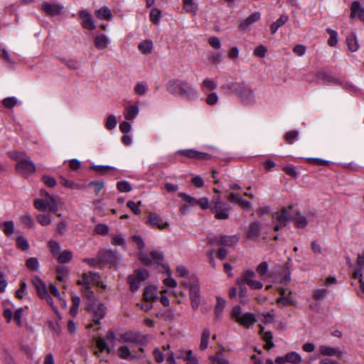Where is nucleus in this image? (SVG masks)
<instances>
[{
  "instance_id": "nucleus-1",
  "label": "nucleus",
  "mask_w": 364,
  "mask_h": 364,
  "mask_svg": "<svg viewBox=\"0 0 364 364\" xmlns=\"http://www.w3.org/2000/svg\"><path fill=\"white\" fill-rule=\"evenodd\" d=\"M42 198H37L34 200L33 205L39 211H45L47 209L51 213H56L58 210L60 199L50 195L46 191L41 190Z\"/></svg>"
},
{
  "instance_id": "nucleus-2",
  "label": "nucleus",
  "mask_w": 364,
  "mask_h": 364,
  "mask_svg": "<svg viewBox=\"0 0 364 364\" xmlns=\"http://www.w3.org/2000/svg\"><path fill=\"white\" fill-rule=\"evenodd\" d=\"M231 316L236 322L247 328H252L257 321L254 314L250 312L243 314L241 307L238 305L232 308Z\"/></svg>"
},
{
  "instance_id": "nucleus-3",
  "label": "nucleus",
  "mask_w": 364,
  "mask_h": 364,
  "mask_svg": "<svg viewBox=\"0 0 364 364\" xmlns=\"http://www.w3.org/2000/svg\"><path fill=\"white\" fill-rule=\"evenodd\" d=\"M86 309L93 314V320L97 323H100V321L103 318L106 314V307L99 301L93 304H87Z\"/></svg>"
},
{
  "instance_id": "nucleus-4",
  "label": "nucleus",
  "mask_w": 364,
  "mask_h": 364,
  "mask_svg": "<svg viewBox=\"0 0 364 364\" xmlns=\"http://www.w3.org/2000/svg\"><path fill=\"white\" fill-rule=\"evenodd\" d=\"M16 169L22 175L28 176L35 173L36 166L31 159L26 156L18 161Z\"/></svg>"
},
{
  "instance_id": "nucleus-5",
  "label": "nucleus",
  "mask_w": 364,
  "mask_h": 364,
  "mask_svg": "<svg viewBox=\"0 0 364 364\" xmlns=\"http://www.w3.org/2000/svg\"><path fill=\"white\" fill-rule=\"evenodd\" d=\"M272 218L273 220L277 222L274 228L276 231H278L279 229L287 225L288 221L291 218V213L288 210L284 208L274 213Z\"/></svg>"
},
{
  "instance_id": "nucleus-6",
  "label": "nucleus",
  "mask_w": 364,
  "mask_h": 364,
  "mask_svg": "<svg viewBox=\"0 0 364 364\" xmlns=\"http://www.w3.org/2000/svg\"><path fill=\"white\" fill-rule=\"evenodd\" d=\"M77 284L82 287H90V284H96L105 289L106 287L100 281V275L95 272H87L82 274V279L77 281Z\"/></svg>"
},
{
  "instance_id": "nucleus-7",
  "label": "nucleus",
  "mask_w": 364,
  "mask_h": 364,
  "mask_svg": "<svg viewBox=\"0 0 364 364\" xmlns=\"http://www.w3.org/2000/svg\"><path fill=\"white\" fill-rule=\"evenodd\" d=\"M190 299L191 301V306L193 309H198L200 304V288L198 280H193L189 284Z\"/></svg>"
},
{
  "instance_id": "nucleus-8",
  "label": "nucleus",
  "mask_w": 364,
  "mask_h": 364,
  "mask_svg": "<svg viewBox=\"0 0 364 364\" xmlns=\"http://www.w3.org/2000/svg\"><path fill=\"white\" fill-rule=\"evenodd\" d=\"M179 96L189 100H193L198 97V91L196 87L188 82L181 80Z\"/></svg>"
},
{
  "instance_id": "nucleus-9",
  "label": "nucleus",
  "mask_w": 364,
  "mask_h": 364,
  "mask_svg": "<svg viewBox=\"0 0 364 364\" xmlns=\"http://www.w3.org/2000/svg\"><path fill=\"white\" fill-rule=\"evenodd\" d=\"M146 224L152 228L164 230L169 227L168 221H164L162 218L155 213H149Z\"/></svg>"
},
{
  "instance_id": "nucleus-10",
  "label": "nucleus",
  "mask_w": 364,
  "mask_h": 364,
  "mask_svg": "<svg viewBox=\"0 0 364 364\" xmlns=\"http://www.w3.org/2000/svg\"><path fill=\"white\" fill-rule=\"evenodd\" d=\"M139 257L143 264L146 265H151L154 262H160L163 261L164 254L161 251L153 250L150 252V257L143 252H140L139 254Z\"/></svg>"
},
{
  "instance_id": "nucleus-11",
  "label": "nucleus",
  "mask_w": 364,
  "mask_h": 364,
  "mask_svg": "<svg viewBox=\"0 0 364 364\" xmlns=\"http://www.w3.org/2000/svg\"><path fill=\"white\" fill-rule=\"evenodd\" d=\"M63 9V6L59 3L44 2L41 6V9L48 16H57Z\"/></svg>"
},
{
  "instance_id": "nucleus-12",
  "label": "nucleus",
  "mask_w": 364,
  "mask_h": 364,
  "mask_svg": "<svg viewBox=\"0 0 364 364\" xmlns=\"http://www.w3.org/2000/svg\"><path fill=\"white\" fill-rule=\"evenodd\" d=\"M179 154L193 159L198 160H208L210 159V155L205 153L200 152L194 149H183L178 151Z\"/></svg>"
},
{
  "instance_id": "nucleus-13",
  "label": "nucleus",
  "mask_w": 364,
  "mask_h": 364,
  "mask_svg": "<svg viewBox=\"0 0 364 364\" xmlns=\"http://www.w3.org/2000/svg\"><path fill=\"white\" fill-rule=\"evenodd\" d=\"M318 350L320 353L324 356H334L339 359H341L343 356V352L339 348L323 345L319 347Z\"/></svg>"
},
{
  "instance_id": "nucleus-14",
  "label": "nucleus",
  "mask_w": 364,
  "mask_h": 364,
  "mask_svg": "<svg viewBox=\"0 0 364 364\" xmlns=\"http://www.w3.org/2000/svg\"><path fill=\"white\" fill-rule=\"evenodd\" d=\"M255 274L253 271H247L242 275V280L253 289H262L263 284L259 281L255 280Z\"/></svg>"
},
{
  "instance_id": "nucleus-15",
  "label": "nucleus",
  "mask_w": 364,
  "mask_h": 364,
  "mask_svg": "<svg viewBox=\"0 0 364 364\" xmlns=\"http://www.w3.org/2000/svg\"><path fill=\"white\" fill-rule=\"evenodd\" d=\"M244 85L237 82H230L221 85L220 89L227 95H237L238 96Z\"/></svg>"
},
{
  "instance_id": "nucleus-16",
  "label": "nucleus",
  "mask_w": 364,
  "mask_h": 364,
  "mask_svg": "<svg viewBox=\"0 0 364 364\" xmlns=\"http://www.w3.org/2000/svg\"><path fill=\"white\" fill-rule=\"evenodd\" d=\"M80 18L82 21V26L88 30L95 29V25L92 20L91 14L85 11L82 10L79 13Z\"/></svg>"
},
{
  "instance_id": "nucleus-17",
  "label": "nucleus",
  "mask_w": 364,
  "mask_h": 364,
  "mask_svg": "<svg viewBox=\"0 0 364 364\" xmlns=\"http://www.w3.org/2000/svg\"><path fill=\"white\" fill-rule=\"evenodd\" d=\"M238 96L241 101L245 105H250L255 102L253 90L250 87L243 86Z\"/></svg>"
},
{
  "instance_id": "nucleus-18",
  "label": "nucleus",
  "mask_w": 364,
  "mask_h": 364,
  "mask_svg": "<svg viewBox=\"0 0 364 364\" xmlns=\"http://www.w3.org/2000/svg\"><path fill=\"white\" fill-rule=\"evenodd\" d=\"M281 297L277 299V303L280 307H284L294 304V300L291 296V292L287 289H280Z\"/></svg>"
},
{
  "instance_id": "nucleus-19",
  "label": "nucleus",
  "mask_w": 364,
  "mask_h": 364,
  "mask_svg": "<svg viewBox=\"0 0 364 364\" xmlns=\"http://www.w3.org/2000/svg\"><path fill=\"white\" fill-rule=\"evenodd\" d=\"M117 355L119 358L127 360L143 358V357L139 355L132 354L129 348L127 346H122L119 347L117 350Z\"/></svg>"
},
{
  "instance_id": "nucleus-20",
  "label": "nucleus",
  "mask_w": 364,
  "mask_h": 364,
  "mask_svg": "<svg viewBox=\"0 0 364 364\" xmlns=\"http://www.w3.org/2000/svg\"><path fill=\"white\" fill-rule=\"evenodd\" d=\"M230 208L225 204L220 206L211 207V210L218 220H227L229 218Z\"/></svg>"
},
{
  "instance_id": "nucleus-21",
  "label": "nucleus",
  "mask_w": 364,
  "mask_h": 364,
  "mask_svg": "<svg viewBox=\"0 0 364 364\" xmlns=\"http://www.w3.org/2000/svg\"><path fill=\"white\" fill-rule=\"evenodd\" d=\"M31 282L33 285L35 287L37 294L40 298L43 296V295L48 292L46 283L43 281H42L40 277H33Z\"/></svg>"
},
{
  "instance_id": "nucleus-22",
  "label": "nucleus",
  "mask_w": 364,
  "mask_h": 364,
  "mask_svg": "<svg viewBox=\"0 0 364 364\" xmlns=\"http://www.w3.org/2000/svg\"><path fill=\"white\" fill-rule=\"evenodd\" d=\"M260 18L261 14L259 12H255L240 23V28L242 30L248 29L254 23L258 21Z\"/></svg>"
},
{
  "instance_id": "nucleus-23",
  "label": "nucleus",
  "mask_w": 364,
  "mask_h": 364,
  "mask_svg": "<svg viewBox=\"0 0 364 364\" xmlns=\"http://www.w3.org/2000/svg\"><path fill=\"white\" fill-rule=\"evenodd\" d=\"M259 333L262 336V338L264 341L266 342V344L264 346V348L267 350H269L270 348H273L274 344L272 341V334L270 331H264V327L259 325Z\"/></svg>"
},
{
  "instance_id": "nucleus-24",
  "label": "nucleus",
  "mask_w": 364,
  "mask_h": 364,
  "mask_svg": "<svg viewBox=\"0 0 364 364\" xmlns=\"http://www.w3.org/2000/svg\"><path fill=\"white\" fill-rule=\"evenodd\" d=\"M261 230L262 226L260 223L257 222L252 223L248 228L247 236L250 239H256L259 237Z\"/></svg>"
},
{
  "instance_id": "nucleus-25",
  "label": "nucleus",
  "mask_w": 364,
  "mask_h": 364,
  "mask_svg": "<svg viewBox=\"0 0 364 364\" xmlns=\"http://www.w3.org/2000/svg\"><path fill=\"white\" fill-rule=\"evenodd\" d=\"M351 14L350 17L354 18L356 16L359 17V18L364 21V9L361 7L360 3L357 1H353L351 4Z\"/></svg>"
},
{
  "instance_id": "nucleus-26",
  "label": "nucleus",
  "mask_w": 364,
  "mask_h": 364,
  "mask_svg": "<svg viewBox=\"0 0 364 364\" xmlns=\"http://www.w3.org/2000/svg\"><path fill=\"white\" fill-rule=\"evenodd\" d=\"M158 298L157 290L154 287H147L144 291L143 299L144 301L153 302Z\"/></svg>"
},
{
  "instance_id": "nucleus-27",
  "label": "nucleus",
  "mask_w": 364,
  "mask_h": 364,
  "mask_svg": "<svg viewBox=\"0 0 364 364\" xmlns=\"http://www.w3.org/2000/svg\"><path fill=\"white\" fill-rule=\"evenodd\" d=\"M346 43L348 49L351 52L357 51L360 47L358 39L353 33H350L347 36Z\"/></svg>"
},
{
  "instance_id": "nucleus-28",
  "label": "nucleus",
  "mask_w": 364,
  "mask_h": 364,
  "mask_svg": "<svg viewBox=\"0 0 364 364\" xmlns=\"http://www.w3.org/2000/svg\"><path fill=\"white\" fill-rule=\"evenodd\" d=\"M181 82L178 80H169L166 85V90L172 95L179 96Z\"/></svg>"
},
{
  "instance_id": "nucleus-29",
  "label": "nucleus",
  "mask_w": 364,
  "mask_h": 364,
  "mask_svg": "<svg viewBox=\"0 0 364 364\" xmlns=\"http://www.w3.org/2000/svg\"><path fill=\"white\" fill-rule=\"evenodd\" d=\"M275 363L277 364H287L296 363V353L291 352L284 356H279L276 358Z\"/></svg>"
},
{
  "instance_id": "nucleus-30",
  "label": "nucleus",
  "mask_w": 364,
  "mask_h": 364,
  "mask_svg": "<svg viewBox=\"0 0 364 364\" xmlns=\"http://www.w3.org/2000/svg\"><path fill=\"white\" fill-rule=\"evenodd\" d=\"M139 109L136 105H129L126 107L124 116L127 120H132L137 117Z\"/></svg>"
},
{
  "instance_id": "nucleus-31",
  "label": "nucleus",
  "mask_w": 364,
  "mask_h": 364,
  "mask_svg": "<svg viewBox=\"0 0 364 364\" xmlns=\"http://www.w3.org/2000/svg\"><path fill=\"white\" fill-rule=\"evenodd\" d=\"M94 41L96 48L101 50L106 48L109 43L108 38L103 34L97 35Z\"/></svg>"
},
{
  "instance_id": "nucleus-32",
  "label": "nucleus",
  "mask_w": 364,
  "mask_h": 364,
  "mask_svg": "<svg viewBox=\"0 0 364 364\" xmlns=\"http://www.w3.org/2000/svg\"><path fill=\"white\" fill-rule=\"evenodd\" d=\"M226 301L224 299L218 296L217 304L215 307L214 314L215 319H220L222 318L223 311L225 306Z\"/></svg>"
},
{
  "instance_id": "nucleus-33",
  "label": "nucleus",
  "mask_w": 364,
  "mask_h": 364,
  "mask_svg": "<svg viewBox=\"0 0 364 364\" xmlns=\"http://www.w3.org/2000/svg\"><path fill=\"white\" fill-rule=\"evenodd\" d=\"M217 82L209 78L205 77L201 82L200 87L203 92L213 91L217 88Z\"/></svg>"
},
{
  "instance_id": "nucleus-34",
  "label": "nucleus",
  "mask_w": 364,
  "mask_h": 364,
  "mask_svg": "<svg viewBox=\"0 0 364 364\" xmlns=\"http://www.w3.org/2000/svg\"><path fill=\"white\" fill-rule=\"evenodd\" d=\"M289 20V17L287 15H282L275 22L272 23L270 26V31L272 34H274L277 30L284 25L287 21Z\"/></svg>"
},
{
  "instance_id": "nucleus-35",
  "label": "nucleus",
  "mask_w": 364,
  "mask_h": 364,
  "mask_svg": "<svg viewBox=\"0 0 364 364\" xmlns=\"http://www.w3.org/2000/svg\"><path fill=\"white\" fill-rule=\"evenodd\" d=\"M239 240L237 235H223L219 240V244L225 246H230L236 244Z\"/></svg>"
},
{
  "instance_id": "nucleus-36",
  "label": "nucleus",
  "mask_w": 364,
  "mask_h": 364,
  "mask_svg": "<svg viewBox=\"0 0 364 364\" xmlns=\"http://www.w3.org/2000/svg\"><path fill=\"white\" fill-rule=\"evenodd\" d=\"M95 15L99 19L110 20L112 17L110 9L103 6L95 11Z\"/></svg>"
},
{
  "instance_id": "nucleus-37",
  "label": "nucleus",
  "mask_w": 364,
  "mask_h": 364,
  "mask_svg": "<svg viewBox=\"0 0 364 364\" xmlns=\"http://www.w3.org/2000/svg\"><path fill=\"white\" fill-rule=\"evenodd\" d=\"M138 48L143 54L147 55L152 51L153 43L151 40H144L139 45Z\"/></svg>"
},
{
  "instance_id": "nucleus-38",
  "label": "nucleus",
  "mask_w": 364,
  "mask_h": 364,
  "mask_svg": "<svg viewBox=\"0 0 364 364\" xmlns=\"http://www.w3.org/2000/svg\"><path fill=\"white\" fill-rule=\"evenodd\" d=\"M193 355H194V354L192 350L181 348L177 350L176 358L187 361Z\"/></svg>"
},
{
  "instance_id": "nucleus-39",
  "label": "nucleus",
  "mask_w": 364,
  "mask_h": 364,
  "mask_svg": "<svg viewBox=\"0 0 364 364\" xmlns=\"http://www.w3.org/2000/svg\"><path fill=\"white\" fill-rule=\"evenodd\" d=\"M73 258V253L70 250H65L63 252H60L59 255L56 257L58 262L64 264L70 262Z\"/></svg>"
},
{
  "instance_id": "nucleus-40",
  "label": "nucleus",
  "mask_w": 364,
  "mask_h": 364,
  "mask_svg": "<svg viewBox=\"0 0 364 364\" xmlns=\"http://www.w3.org/2000/svg\"><path fill=\"white\" fill-rule=\"evenodd\" d=\"M210 336V333L209 330H208V329L203 330L202 335H201L200 343V349L201 350H204L208 348Z\"/></svg>"
},
{
  "instance_id": "nucleus-41",
  "label": "nucleus",
  "mask_w": 364,
  "mask_h": 364,
  "mask_svg": "<svg viewBox=\"0 0 364 364\" xmlns=\"http://www.w3.org/2000/svg\"><path fill=\"white\" fill-rule=\"evenodd\" d=\"M36 220L42 226H48L51 224L52 218L49 214L41 213L36 215Z\"/></svg>"
},
{
  "instance_id": "nucleus-42",
  "label": "nucleus",
  "mask_w": 364,
  "mask_h": 364,
  "mask_svg": "<svg viewBox=\"0 0 364 364\" xmlns=\"http://www.w3.org/2000/svg\"><path fill=\"white\" fill-rule=\"evenodd\" d=\"M96 346L100 352L107 351L108 353H111V348L108 346L105 339L103 338L99 337L98 338H97Z\"/></svg>"
},
{
  "instance_id": "nucleus-43",
  "label": "nucleus",
  "mask_w": 364,
  "mask_h": 364,
  "mask_svg": "<svg viewBox=\"0 0 364 364\" xmlns=\"http://www.w3.org/2000/svg\"><path fill=\"white\" fill-rule=\"evenodd\" d=\"M84 287V290H83V294L84 296L87 298V301L86 303V305L87 304H90V303H95L96 301H97L98 300L96 299L93 291L90 289V287Z\"/></svg>"
},
{
  "instance_id": "nucleus-44",
  "label": "nucleus",
  "mask_w": 364,
  "mask_h": 364,
  "mask_svg": "<svg viewBox=\"0 0 364 364\" xmlns=\"http://www.w3.org/2000/svg\"><path fill=\"white\" fill-rule=\"evenodd\" d=\"M326 31L330 35V38L328 40V44L331 47L335 46L338 43L337 32L330 28H327Z\"/></svg>"
},
{
  "instance_id": "nucleus-45",
  "label": "nucleus",
  "mask_w": 364,
  "mask_h": 364,
  "mask_svg": "<svg viewBox=\"0 0 364 364\" xmlns=\"http://www.w3.org/2000/svg\"><path fill=\"white\" fill-rule=\"evenodd\" d=\"M3 227V232L6 235H11L14 231V223L13 221H6L1 225Z\"/></svg>"
},
{
  "instance_id": "nucleus-46",
  "label": "nucleus",
  "mask_w": 364,
  "mask_h": 364,
  "mask_svg": "<svg viewBox=\"0 0 364 364\" xmlns=\"http://www.w3.org/2000/svg\"><path fill=\"white\" fill-rule=\"evenodd\" d=\"M178 196L182 198L183 201L188 203L189 205H191V206L197 205V202H198L197 198H196L190 195H188L187 193H179Z\"/></svg>"
},
{
  "instance_id": "nucleus-47",
  "label": "nucleus",
  "mask_w": 364,
  "mask_h": 364,
  "mask_svg": "<svg viewBox=\"0 0 364 364\" xmlns=\"http://www.w3.org/2000/svg\"><path fill=\"white\" fill-rule=\"evenodd\" d=\"M20 220L23 224L30 228H33L35 226L33 218L29 213H25L21 215L20 217Z\"/></svg>"
},
{
  "instance_id": "nucleus-48",
  "label": "nucleus",
  "mask_w": 364,
  "mask_h": 364,
  "mask_svg": "<svg viewBox=\"0 0 364 364\" xmlns=\"http://www.w3.org/2000/svg\"><path fill=\"white\" fill-rule=\"evenodd\" d=\"M48 247L53 255L56 258L60 252V244L57 241L51 240L48 242Z\"/></svg>"
},
{
  "instance_id": "nucleus-49",
  "label": "nucleus",
  "mask_w": 364,
  "mask_h": 364,
  "mask_svg": "<svg viewBox=\"0 0 364 364\" xmlns=\"http://www.w3.org/2000/svg\"><path fill=\"white\" fill-rule=\"evenodd\" d=\"M105 259L110 263L115 264L118 260L117 254L112 250H106L105 252Z\"/></svg>"
},
{
  "instance_id": "nucleus-50",
  "label": "nucleus",
  "mask_w": 364,
  "mask_h": 364,
  "mask_svg": "<svg viewBox=\"0 0 364 364\" xmlns=\"http://www.w3.org/2000/svg\"><path fill=\"white\" fill-rule=\"evenodd\" d=\"M133 275L135 276L137 280H139L141 282L149 278V273L146 269H141L135 271Z\"/></svg>"
},
{
  "instance_id": "nucleus-51",
  "label": "nucleus",
  "mask_w": 364,
  "mask_h": 364,
  "mask_svg": "<svg viewBox=\"0 0 364 364\" xmlns=\"http://www.w3.org/2000/svg\"><path fill=\"white\" fill-rule=\"evenodd\" d=\"M148 90V86L144 82H137L134 87V92L138 95H144Z\"/></svg>"
},
{
  "instance_id": "nucleus-52",
  "label": "nucleus",
  "mask_w": 364,
  "mask_h": 364,
  "mask_svg": "<svg viewBox=\"0 0 364 364\" xmlns=\"http://www.w3.org/2000/svg\"><path fill=\"white\" fill-rule=\"evenodd\" d=\"M26 267L31 270L37 271L40 267V264L37 258L31 257L26 261Z\"/></svg>"
},
{
  "instance_id": "nucleus-53",
  "label": "nucleus",
  "mask_w": 364,
  "mask_h": 364,
  "mask_svg": "<svg viewBox=\"0 0 364 364\" xmlns=\"http://www.w3.org/2000/svg\"><path fill=\"white\" fill-rule=\"evenodd\" d=\"M117 124V121L116 117L113 114H110L107 117L105 127L107 129L112 130L116 127Z\"/></svg>"
},
{
  "instance_id": "nucleus-54",
  "label": "nucleus",
  "mask_w": 364,
  "mask_h": 364,
  "mask_svg": "<svg viewBox=\"0 0 364 364\" xmlns=\"http://www.w3.org/2000/svg\"><path fill=\"white\" fill-rule=\"evenodd\" d=\"M161 18V11L156 8L151 9L150 12V20L156 24H158Z\"/></svg>"
},
{
  "instance_id": "nucleus-55",
  "label": "nucleus",
  "mask_w": 364,
  "mask_h": 364,
  "mask_svg": "<svg viewBox=\"0 0 364 364\" xmlns=\"http://www.w3.org/2000/svg\"><path fill=\"white\" fill-rule=\"evenodd\" d=\"M57 279L60 282H64L66 277L68 275V270L63 267L57 268Z\"/></svg>"
},
{
  "instance_id": "nucleus-56",
  "label": "nucleus",
  "mask_w": 364,
  "mask_h": 364,
  "mask_svg": "<svg viewBox=\"0 0 364 364\" xmlns=\"http://www.w3.org/2000/svg\"><path fill=\"white\" fill-rule=\"evenodd\" d=\"M218 95L216 92H210L205 99V102L210 106L215 105L218 102Z\"/></svg>"
},
{
  "instance_id": "nucleus-57",
  "label": "nucleus",
  "mask_w": 364,
  "mask_h": 364,
  "mask_svg": "<svg viewBox=\"0 0 364 364\" xmlns=\"http://www.w3.org/2000/svg\"><path fill=\"white\" fill-rule=\"evenodd\" d=\"M117 188L120 192L127 193L131 191V185L125 181H119L117 183Z\"/></svg>"
},
{
  "instance_id": "nucleus-58",
  "label": "nucleus",
  "mask_w": 364,
  "mask_h": 364,
  "mask_svg": "<svg viewBox=\"0 0 364 364\" xmlns=\"http://www.w3.org/2000/svg\"><path fill=\"white\" fill-rule=\"evenodd\" d=\"M16 245L22 250H26L29 247V244L27 240L22 236H19L16 238Z\"/></svg>"
},
{
  "instance_id": "nucleus-59",
  "label": "nucleus",
  "mask_w": 364,
  "mask_h": 364,
  "mask_svg": "<svg viewBox=\"0 0 364 364\" xmlns=\"http://www.w3.org/2000/svg\"><path fill=\"white\" fill-rule=\"evenodd\" d=\"M2 102L4 107L7 108H12L18 104V101L15 97H9L5 98Z\"/></svg>"
},
{
  "instance_id": "nucleus-60",
  "label": "nucleus",
  "mask_w": 364,
  "mask_h": 364,
  "mask_svg": "<svg viewBox=\"0 0 364 364\" xmlns=\"http://www.w3.org/2000/svg\"><path fill=\"white\" fill-rule=\"evenodd\" d=\"M257 272L260 275L261 277H264L266 276L268 272V264L266 262H263L260 263L257 267Z\"/></svg>"
},
{
  "instance_id": "nucleus-61",
  "label": "nucleus",
  "mask_w": 364,
  "mask_h": 364,
  "mask_svg": "<svg viewBox=\"0 0 364 364\" xmlns=\"http://www.w3.org/2000/svg\"><path fill=\"white\" fill-rule=\"evenodd\" d=\"M128 282L130 285V288L132 291H136L139 289L140 286V282L137 280L136 277L135 276L130 275L128 278Z\"/></svg>"
},
{
  "instance_id": "nucleus-62",
  "label": "nucleus",
  "mask_w": 364,
  "mask_h": 364,
  "mask_svg": "<svg viewBox=\"0 0 364 364\" xmlns=\"http://www.w3.org/2000/svg\"><path fill=\"white\" fill-rule=\"evenodd\" d=\"M327 295V290L326 289H318L314 290L313 296L316 300H323Z\"/></svg>"
},
{
  "instance_id": "nucleus-63",
  "label": "nucleus",
  "mask_w": 364,
  "mask_h": 364,
  "mask_svg": "<svg viewBox=\"0 0 364 364\" xmlns=\"http://www.w3.org/2000/svg\"><path fill=\"white\" fill-rule=\"evenodd\" d=\"M307 225L308 220L306 218L297 213V228H305Z\"/></svg>"
},
{
  "instance_id": "nucleus-64",
  "label": "nucleus",
  "mask_w": 364,
  "mask_h": 364,
  "mask_svg": "<svg viewBox=\"0 0 364 364\" xmlns=\"http://www.w3.org/2000/svg\"><path fill=\"white\" fill-rule=\"evenodd\" d=\"M197 205H199L203 210L210 208V201L207 197H202L198 199Z\"/></svg>"
}]
</instances>
